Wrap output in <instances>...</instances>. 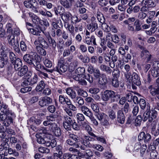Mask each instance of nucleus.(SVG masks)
<instances>
[{"instance_id": "nucleus-1", "label": "nucleus", "mask_w": 159, "mask_h": 159, "mask_svg": "<svg viewBox=\"0 0 159 159\" xmlns=\"http://www.w3.org/2000/svg\"><path fill=\"white\" fill-rule=\"evenodd\" d=\"M38 36V38L35 40L34 42L36 46V49L39 54L43 56H45L46 54V51L43 48L47 49L48 48L49 45L43 36L40 35Z\"/></svg>"}, {"instance_id": "nucleus-2", "label": "nucleus", "mask_w": 159, "mask_h": 159, "mask_svg": "<svg viewBox=\"0 0 159 159\" xmlns=\"http://www.w3.org/2000/svg\"><path fill=\"white\" fill-rule=\"evenodd\" d=\"M120 98V95L116 94L114 91L109 90L105 91L102 96V98L104 101H107L110 99L111 102L118 101Z\"/></svg>"}, {"instance_id": "nucleus-3", "label": "nucleus", "mask_w": 159, "mask_h": 159, "mask_svg": "<svg viewBox=\"0 0 159 159\" xmlns=\"http://www.w3.org/2000/svg\"><path fill=\"white\" fill-rule=\"evenodd\" d=\"M125 76L127 81L130 83H131L138 86L141 84L140 77L136 73L133 72L131 75L130 72H125Z\"/></svg>"}, {"instance_id": "nucleus-4", "label": "nucleus", "mask_w": 159, "mask_h": 159, "mask_svg": "<svg viewBox=\"0 0 159 159\" xmlns=\"http://www.w3.org/2000/svg\"><path fill=\"white\" fill-rule=\"evenodd\" d=\"M30 61L29 64L30 65H33L36 70H39L41 68V65L38 60L37 57L35 55H31Z\"/></svg>"}, {"instance_id": "nucleus-5", "label": "nucleus", "mask_w": 159, "mask_h": 159, "mask_svg": "<svg viewBox=\"0 0 159 159\" xmlns=\"http://www.w3.org/2000/svg\"><path fill=\"white\" fill-rule=\"evenodd\" d=\"M63 124L64 127L66 129L67 131L70 130L73 124L72 117L67 115L64 116Z\"/></svg>"}, {"instance_id": "nucleus-6", "label": "nucleus", "mask_w": 159, "mask_h": 159, "mask_svg": "<svg viewBox=\"0 0 159 159\" xmlns=\"http://www.w3.org/2000/svg\"><path fill=\"white\" fill-rule=\"evenodd\" d=\"M52 102V99L51 98L48 96H45L40 98L39 104L41 107H44L51 104Z\"/></svg>"}, {"instance_id": "nucleus-7", "label": "nucleus", "mask_w": 159, "mask_h": 159, "mask_svg": "<svg viewBox=\"0 0 159 159\" xmlns=\"http://www.w3.org/2000/svg\"><path fill=\"white\" fill-rule=\"evenodd\" d=\"M50 130L56 136L59 137L61 134L60 128L57 127V124L55 123H53L52 124L50 127Z\"/></svg>"}, {"instance_id": "nucleus-8", "label": "nucleus", "mask_w": 159, "mask_h": 159, "mask_svg": "<svg viewBox=\"0 0 159 159\" xmlns=\"http://www.w3.org/2000/svg\"><path fill=\"white\" fill-rule=\"evenodd\" d=\"M67 69V66L60 61H59L57 66L55 68V71H57L60 74L62 72H66Z\"/></svg>"}, {"instance_id": "nucleus-9", "label": "nucleus", "mask_w": 159, "mask_h": 159, "mask_svg": "<svg viewBox=\"0 0 159 159\" xmlns=\"http://www.w3.org/2000/svg\"><path fill=\"white\" fill-rule=\"evenodd\" d=\"M141 148L140 152L141 154H143L147 148V146L146 144H143L141 146L140 143H137L134 144L133 151L134 152L139 151Z\"/></svg>"}, {"instance_id": "nucleus-10", "label": "nucleus", "mask_w": 159, "mask_h": 159, "mask_svg": "<svg viewBox=\"0 0 159 159\" xmlns=\"http://www.w3.org/2000/svg\"><path fill=\"white\" fill-rule=\"evenodd\" d=\"M30 30L31 33L34 35H40V33L41 32H43L45 30L44 27H41L39 25H37L35 29L32 28H30L29 29Z\"/></svg>"}, {"instance_id": "nucleus-11", "label": "nucleus", "mask_w": 159, "mask_h": 159, "mask_svg": "<svg viewBox=\"0 0 159 159\" xmlns=\"http://www.w3.org/2000/svg\"><path fill=\"white\" fill-rule=\"evenodd\" d=\"M35 3V2H33L32 0H25L23 2L24 6L26 8L31 9L33 11L35 10L37 8V6L34 5Z\"/></svg>"}, {"instance_id": "nucleus-12", "label": "nucleus", "mask_w": 159, "mask_h": 159, "mask_svg": "<svg viewBox=\"0 0 159 159\" xmlns=\"http://www.w3.org/2000/svg\"><path fill=\"white\" fill-rule=\"evenodd\" d=\"M0 110L1 112L5 113L8 115H12L11 111L9 110L8 105L5 103L2 102L0 105Z\"/></svg>"}, {"instance_id": "nucleus-13", "label": "nucleus", "mask_w": 159, "mask_h": 159, "mask_svg": "<svg viewBox=\"0 0 159 159\" xmlns=\"http://www.w3.org/2000/svg\"><path fill=\"white\" fill-rule=\"evenodd\" d=\"M117 121L121 124H123L124 123L125 117L122 110H119L117 111Z\"/></svg>"}, {"instance_id": "nucleus-14", "label": "nucleus", "mask_w": 159, "mask_h": 159, "mask_svg": "<svg viewBox=\"0 0 159 159\" xmlns=\"http://www.w3.org/2000/svg\"><path fill=\"white\" fill-rule=\"evenodd\" d=\"M93 43L94 45H97V44L96 42V38L94 35H92L91 37L89 36H86L85 39V43L87 45H90Z\"/></svg>"}, {"instance_id": "nucleus-15", "label": "nucleus", "mask_w": 159, "mask_h": 159, "mask_svg": "<svg viewBox=\"0 0 159 159\" xmlns=\"http://www.w3.org/2000/svg\"><path fill=\"white\" fill-rule=\"evenodd\" d=\"M0 47L1 49L2 50L1 52V55L4 57H7L10 51L9 49L3 43H1Z\"/></svg>"}, {"instance_id": "nucleus-16", "label": "nucleus", "mask_w": 159, "mask_h": 159, "mask_svg": "<svg viewBox=\"0 0 159 159\" xmlns=\"http://www.w3.org/2000/svg\"><path fill=\"white\" fill-rule=\"evenodd\" d=\"M141 56L143 59L147 58V61H150L151 58V55L150 54L149 52L143 48L141 51Z\"/></svg>"}, {"instance_id": "nucleus-17", "label": "nucleus", "mask_w": 159, "mask_h": 159, "mask_svg": "<svg viewBox=\"0 0 159 159\" xmlns=\"http://www.w3.org/2000/svg\"><path fill=\"white\" fill-rule=\"evenodd\" d=\"M150 92L152 96L159 94V87L158 86L151 85L148 87Z\"/></svg>"}, {"instance_id": "nucleus-18", "label": "nucleus", "mask_w": 159, "mask_h": 159, "mask_svg": "<svg viewBox=\"0 0 159 159\" xmlns=\"http://www.w3.org/2000/svg\"><path fill=\"white\" fill-rule=\"evenodd\" d=\"M98 78V83L100 85H105L107 83V77L105 74H101V75Z\"/></svg>"}, {"instance_id": "nucleus-19", "label": "nucleus", "mask_w": 159, "mask_h": 159, "mask_svg": "<svg viewBox=\"0 0 159 159\" xmlns=\"http://www.w3.org/2000/svg\"><path fill=\"white\" fill-rule=\"evenodd\" d=\"M29 15L34 23L36 25H39L40 24L41 20L39 19L38 16L31 12H29Z\"/></svg>"}, {"instance_id": "nucleus-20", "label": "nucleus", "mask_w": 159, "mask_h": 159, "mask_svg": "<svg viewBox=\"0 0 159 159\" xmlns=\"http://www.w3.org/2000/svg\"><path fill=\"white\" fill-rule=\"evenodd\" d=\"M81 109L82 112L89 117L93 114L91 110L85 106H81Z\"/></svg>"}, {"instance_id": "nucleus-21", "label": "nucleus", "mask_w": 159, "mask_h": 159, "mask_svg": "<svg viewBox=\"0 0 159 159\" xmlns=\"http://www.w3.org/2000/svg\"><path fill=\"white\" fill-rule=\"evenodd\" d=\"M110 67L105 65L102 64L99 66V69L102 71L105 72L108 74H111L112 70Z\"/></svg>"}, {"instance_id": "nucleus-22", "label": "nucleus", "mask_w": 159, "mask_h": 159, "mask_svg": "<svg viewBox=\"0 0 159 159\" xmlns=\"http://www.w3.org/2000/svg\"><path fill=\"white\" fill-rule=\"evenodd\" d=\"M65 103L66 104L67 107L71 110L73 111H75L76 110V107L72 104L71 101L67 97H66Z\"/></svg>"}, {"instance_id": "nucleus-23", "label": "nucleus", "mask_w": 159, "mask_h": 159, "mask_svg": "<svg viewBox=\"0 0 159 159\" xmlns=\"http://www.w3.org/2000/svg\"><path fill=\"white\" fill-rule=\"evenodd\" d=\"M98 27L97 23H91L87 25V29L91 33H92L97 30Z\"/></svg>"}, {"instance_id": "nucleus-24", "label": "nucleus", "mask_w": 159, "mask_h": 159, "mask_svg": "<svg viewBox=\"0 0 159 159\" xmlns=\"http://www.w3.org/2000/svg\"><path fill=\"white\" fill-rule=\"evenodd\" d=\"M151 113L150 107L148 105L147 106V109L143 114V120L145 121L148 119L149 120L150 114Z\"/></svg>"}, {"instance_id": "nucleus-25", "label": "nucleus", "mask_w": 159, "mask_h": 159, "mask_svg": "<svg viewBox=\"0 0 159 159\" xmlns=\"http://www.w3.org/2000/svg\"><path fill=\"white\" fill-rule=\"evenodd\" d=\"M66 93L70 97L71 99H74L76 97V93L71 88H69L66 89Z\"/></svg>"}, {"instance_id": "nucleus-26", "label": "nucleus", "mask_w": 159, "mask_h": 159, "mask_svg": "<svg viewBox=\"0 0 159 159\" xmlns=\"http://www.w3.org/2000/svg\"><path fill=\"white\" fill-rule=\"evenodd\" d=\"M82 126L83 129L86 130L89 135L92 136H94V134L91 132L92 130V128L88 123L84 122L82 124Z\"/></svg>"}, {"instance_id": "nucleus-27", "label": "nucleus", "mask_w": 159, "mask_h": 159, "mask_svg": "<svg viewBox=\"0 0 159 159\" xmlns=\"http://www.w3.org/2000/svg\"><path fill=\"white\" fill-rule=\"evenodd\" d=\"M13 63L14 65V68L16 70H19L22 65L21 60L19 58H17V60H16Z\"/></svg>"}, {"instance_id": "nucleus-28", "label": "nucleus", "mask_w": 159, "mask_h": 159, "mask_svg": "<svg viewBox=\"0 0 159 159\" xmlns=\"http://www.w3.org/2000/svg\"><path fill=\"white\" fill-rule=\"evenodd\" d=\"M142 2L144 4H147L149 7H153L156 5L157 1L156 0H143Z\"/></svg>"}, {"instance_id": "nucleus-29", "label": "nucleus", "mask_w": 159, "mask_h": 159, "mask_svg": "<svg viewBox=\"0 0 159 159\" xmlns=\"http://www.w3.org/2000/svg\"><path fill=\"white\" fill-rule=\"evenodd\" d=\"M46 84L43 80H41L37 84L35 90L37 92H40L44 89L45 87Z\"/></svg>"}, {"instance_id": "nucleus-30", "label": "nucleus", "mask_w": 159, "mask_h": 159, "mask_svg": "<svg viewBox=\"0 0 159 159\" xmlns=\"http://www.w3.org/2000/svg\"><path fill=\"white\" fill-rule=\"evenodd\" d=\"M41 134H37L36 135V137L37 139V142L38 143L41 144H46L47 140L43 137L41 135Z\"/></svg>"}, {"instance_id": "nucleus-31", "label": "nucleus", "mask_w": 159, "mask_h": 159, "mask_svg": "<svg viewBox=\"0 0 159 159\" xmlns=\"http://www.w3.org/2000/svg\"><path fill=\"white\" fill-rule=\"evenodd\" d=\"M96 16L98 21L102 24L105 22V19L102 13L99 11H98L96 13Z\"/></svg>"}, {"instance_id": "nucleus-32", "label": "nucleus", "mask_w": 159, "mask_h": 159, "mask_svg": "<svg viewBox=\"0 0 159 159\" xmlns=\"http://www.w3.org/2000/svg\"><path fill=\"white\" fill-rule=\"evenodd\" d=\"M150 133L152 135L155 136H157L159 135V129L158 128L156 129V124L152 125Z\"/></svg>"}, {"instance_id": "nucleus-33", "label": "nucleus", "mask_w": 159, "mask_h": 159, "mask_svg": "<svg viewBox=\"0 0 159 159\" xmlns=\"http://www.w3.org/2000/svg\"><path fill=\"white\" fill-rule=\"evenodd\" d=\"M71 16L72 15L70 12H66L63 13L61 17L64 21H67L69 20L70 18H71Z\"/></svg>"}, {"instance_id": "nucleus-34", "label": "nucleus", "mask_w": 159, "mask_h": 159, "mask_svg": "<svg viewBox=\"0 0 159 159\" xmlns=\"http://www.w3.org/2000/svg\"><path fill=\"white\" fill-rule=\"evenodd\" d=\"M20 69V70L18 72V75L20 77H22L26 73L28 70V67L24 65Z\"/></svg>"}, {"instance_id": "nucleus-35", "label": "nucleus", "mask_w": 159, "mask_h": 159, "mask_svg": "<svg viewBox=\"0 0 159 159\" xmlns=\"http://www.w3.org/2000/svg\"><path fill=\"white\" fill-rule=\"evenodd\" d=\"M13 123V119L11 116L8 115V116L3 121V124L6 126H8Z\"/></svg>"}, {"instance_id": "nucleus-36", "label": "nucleus", "mask_w": 159, "mask_h": 159, "mask_svg": "<svg viewBox=\"0 0 159 159\" xmlns=\"http://www.w3.org/2000/svg\"><path fill=\"white\" fill-rule=\"evenodd\" d=\"M57 145V142L55 139H53L49 141H47L46 146L47 147L51 146L52 148L55 147Z\"/></svg>"}, {"instance_id": "nucleus-37", "label": "nucleus", "mask_w": 159, "mask_h": 159, "mask_svg": "<svg viewBox=\"0 0 159 159\" xmlns=\"http://www.w3.org/2000/svg\"><path fill=\"white\" fill-rule=\"evenodd\" d=\"M7 40L8 44L10 45L11 46L15 43V36L14 34H11L9 35L7 37Z\"/></svg>"}, {"instance_id": "nucleus-38", "label": "nucleus", "mask_w": 159, "mask_h": 159, "mask_svg": "<svg viewBox=\"0 0 159 159\" xmlns=\"http://www.w3.org/2000/svg\"><path fill=\"white\" fill-rule=\"evenodd\" d=\"M47 39L49 43L51 45L53 48H55L56 46L57 43L54 39H52L50 35L47 37Z\"/></svg>"}, {"instance_id": "nucleus-39", "label": "nucleus", "mask_w": 159, "mask_h": 159, "mask_svg": "<svg viewBox=\"0 0 159 159\" xmlns=\"http://www.w3.org/2000/svg\"><path fill=\"white\" fill-rule=\"evenodd\" d=\"M111 62L109 63V66L112 68H114L115 67V63L117 61L118 59L116 55L112 56L111 57Z\"/></svg>"}, {"instance_id": "nucleus-40", "label": "nucleus", "mask_w": 159, "mask_h": 159, "mask_svg": "<svg viewBox=\"0 0 159 159\" xmlns=\"http://www.w3.org/2000/svg\"><path fill=\"white\" fill-rule=\"evenodd\" d=\"M73 100L74 102L76 103H77L79 106H82L84 103V101L83 99L81 97L77 96Z\"/></svg>"}, {"instance_id": "nucleus-41", "label": "nucleus", "mask_w": 159, "mask_h": 159, "mask_svg": "<svg viewBox=\"0 0 159 159\" xmlns=\"http://www.w3.org/2000/svg\"><path fill=\"white\" fill-rule=\"evenodd\" d=\"M95 116L98 120L101 121L105 117L107 118V116L103 112L97 113V114L95 115Z\"/></svg>"}, {"instance_id": "nucleus-42", "label": "nucleus", "mask_w": 159, "mask_h": 159, "mask_svg": "<svg viewBox=\"0 0 159 159\" xmlns=\"http://www.w3.org/2000/svg\"><path fill=\"white\" fill-rule=\"evenodd\" d=\"M139 104L140 105V107L141 109L144 110L146 108L147 109V106L148 105L149 106V105L148 104H146L145 101L143 98H140L139 101Z\"/></svg>"}, {"instance_id": "nucleus-43", "label": "nucleus", "mask_w": 159, "mask_h": 159, "mask_svg": "<svg viewBox=\"0 0 159 159\" xmlns=\"http://www.w3.org/2000/svg\"><path fill=\"white\" fill-rule=\"evenodd\" d=\"M157 115V112L156 111H152V112L150 114L149 118V121L151 122L153 119L156 118Z\"/></svg>"}, {"instance_id": "nucleus-44", "label": "nucleus", "mask_w": 159, "mask_h": 159, "mask_svg": "<svg viewBox=\"0 0 159 159\" xmlns=\"http://www.w3.org/2000/svg\"><path fill=\"white\" fill-rule=\"evenodd\" d=\"M60 2L61 4L66 8H70L71 6V4L67 0H60Z\"/></svg>"}, {"instance_id": "nucleus-45", "label": "nucleus", "mask_w": 159, "mask_h": 159, "mask_svg": "<svg viewBox=\"0 0 159 159\" xmlns=\"http://www.w3.org/2000/svg\"><path fill=\"white\" fill-rule=\"evenodd\" d=\"M78 57L84 63L88 62L90 60L89 57L87 56H84L82 54L78 56Z\"/></svg>"}, {"instance_id": "nucleus-46", "label": "nucleus", "mask_w": 159, "mask_h": 159, "mask_svg": "<svg viewBox=\"0 0 159 159\" xmlns=\"http://www.w3.org/2000/svg\"><path fill=\"white\" fill-rule=\"evenodd\" d=\"M29 80L30 84L32 85L34 84H36L37 82L38 76L36 75L35 74L33 77L29 78Z\"/></svg>"}, {"instance_id": "nucleus-47", "label": "nucleus", "mask_w": 159, "mask_h": 159, "mask_svg": "<svg viewBox=\"0 0 159 159\" xmlns=\"http://www.w3.org/2000/svg\"><path fill=\"white\" fill-rule=\"evenodd\" d=\"M78 95L79 96H82L84 97H86L88 96L87 92L81 89H79L76 90Z\"/></svg>"}, {"instance_id": "nucleus-48", "label": "nucleus", "mask_w": 159, "mask_h": 159, "mask_svg": "<svg viewBox=\"0 0 159 159\" xmlns=\"http://www.w3.org/2000/svg\"><path fill=\"white\" fill-rule=\"evenodd\" d=\"M85 71V68L84 67H80L77 68L75 71V74H79L82 76Z\"/></svg>"}, {"instance_id": "nucleus-49", "label": "nucleus", "mask_w": 159, "mask_h": 159, "mask_svg": "<svg viewBox=\"0 0 159 159\" xmlns=\"http://www.w3.org/2000/svg\"><path fill=\"white\" fill-rule=\"evenodd\" d=\"M134 25L135 27V30L140 31L141 30V24L139 20L137 19L134 22Z\"/></svg>"}, {"instance_id": "nucleus-50", "label": "nucleus", "mask_w": 159, "mask_h": 159, "mask_svg": "<svg viewBox=\"0 0 159 159\" xmlns=\"http://www.w3.org/2000/svg\"><path fill=\"white\" fill-rule=\"evenodd\" d=\"M43 63L44 65L47 67L51 68L52 66V61L49 59L46 58H43Z\"/></svg>"}, {"instance_id": "nucleus-51", "label": "nucleus", "mask_w": 159, "mask_h": 159, "mask_svg": "<svg viewBox=\"0 0 159 159\" xmlns=\"http://www.w3.org/2000/svg\"><path fill=\"white\" fill-rule=\"evenodd\" d=\"M156 149V148L154 146H153L152 151L150 154V157L152 159H154L157 157V152L154 149Z\"/></svg>"}, {"instance_id": "nucleus-52", "label": "nucleus", "mask_w": 159, "mask_h": 159, "mask_svg": "<svg viewBox=\"0 0 159 159\" xmlns=\"http://www.w3.org/2000/svg\"><path fill=\"white\" fill-rule=\"evenodd\" d=\"M51 24L52 25L53 27L55 29H57L58 27H59L58 24V22L57 20V19L55 18H54L51 19Z\"/></svg>"}, {"instance_id": "nucleus-53", "label": "nucleus", "mask_w": 159, "mask_h": 159, "mask_svg": "<svg viewBox=\"0 0 159 159\" xmlns=\"http://www.w3.org/2000/svg\"><path fill=\"white\" fill-rule=\"evenodd\" d=\"M93 76L96 79H98L101 75V73L99 70L98 68H94V70L93 72Z\"/></svg>"}, {"instance_id": "nucleus-54", "label": "nucleus", "mask_w": 159, "mask_h": 159, "mask_svg": "<svg viewBox=\"0 0 159 159\" xmlns=\"http://www.w3.org/2000/svg\"><path fill=\"white\" fill-rule=\"evenodd\" d=\"M20 44L21 50L23 52H26L27 50V47L24 41H20Z\"/></svg>"}, {"instance_id": "nucleus-55", "label": "nucleus", "mask_w": 159, "mask_h": 159, "mask_svg": "<svg viewBox=\"0 0 159 159\" xmlns=\"http://www.w3.org/2000/svg\"><path fill=\"white\" fill-rule=\"evenodd\" d=\"M111 84L115 88H117L119 86V82L118 79L115 78H112L111 81Z\"/></svg>"}, {"instance_id": "nucleus-56", "label": "nucleus", "mask_w": 159, "mask_h": 159, "mask_svg": "<svg viewBox=\"0 0 159 159\" xmlns=\"http://www.w3.org/2000/svg\"><path fill=\"white\" fill-rule=\"evenodd\" d=\"M147 16V14L143 12H140L138 14L137 17L139 20H142L145 19Z\"/></svg>"}, {"instance_id": "nucleus-57", "label": "nucleus", "mask_w": 159, "mask_h": 159, "mask_svg": "<svg viewBox=\"0 0 159 159\" xmlns=\"http://www.w3.org/2000/svg\"><path fill=\"white\" fill-rule=\"evenodd\" d=\"M13 47L15 51L18 53H20V50L19 47V43L18 41L16 42L15 43L11 45Z\"/></svg>"}, {"instance_id": "nucleus-58", "label": "nucleus", "mask_w": 159, "mask_h": 159, "mask_svg": "<svg viewBox=\"0 0 159 159\" xmlns=\"http://www.w3.org/2000/svg\"><path fill=\"white\" fill-rule=\"evenodd\" d=\"M62 10H64V8L62 7H58V8L55 7L53 9V10L56 15L59 14L61 16L63 14V13L61 12V11Z\"/></svg>"}, {"instance_id": "nucleus-59", "label": "nucleus", "mask_w": 159, "mask_h": 159, "mask_svg": "<svg viewBox=\"0 0 159 159\" xmlns=\"http://www.w3.org/2000/svg\"><path fill=\"white\" fill-rule=\"evenodd\" d=\"M101 26L102 29L105 32H108L110 31V27H109L107 24L105 23V22L102 24Z\"/></svg>"}, {"instance_id": "nucleus-60", "label": "nucleus", "mask_w": 159, "mask_h": 159, "mask_svg": "<svg viewBox=\"0 0 159 159\" xmlns=\"http://www.w3.org/2000/svg\"><path fill=\"white\" fill-rule=\"evenodd\" d=\"M66 28L68 29V30L70 33H71V34L74 35V27L72 25H69L68 24H67V26L65 27Z\"/></svg>"}, {"instance_id": "nucleus-61", "label": "nucleus", "mask_w": 159, "mask_h": 159, "mask_svg": "<svg viewBox=\"0 0 159 159\" xmlns=\"http://www.w3.org/2000/svg\"><path fill=\"white\" fill-rule=\"evenodd\" d=\"M66 143L68 145L74 146H75V147L78 143V142L72 140L71 139H67L66 141Z\"/></svg>"}, {"instance_id": "nucleus-62", "label": "nucleus", "mask_w": 159, "mask_h": 159, "mask_svg": "<svg viewBox=\"0 0 159 159\" xmlns=\"http://www.w3.org/2000/svg\"><path fill=\"white\" fill-rule=\"evenodd\" d=\"M112 72V75L113 76L112 78H116L118 79L120 75V72L119 70H118L114 69Z\"/></svg>"}, {"instance_id": "nucleus-63", "label": "nucleus", "mask_w": 159, "mask_h": 159, "mask_svg": "<svg viewBox=\"0 0 159 159\" xmlns=\"http://www.w3.org/2000/svg\"><path fill=\"white\" fill-rule=\"evenodd\" d=\"M9 57L12 63L14 62V61L17 60L15 54L12 52H9Z\"/></svg>"}, {"instance_id": "nucleus-64", "label": "nucleus", "mask_w": 159, "mask_h": 159, "mask_svg": "<svg viewBox=\"0 0 159 159\" xmlns=\"http://www.w3.org/2000/svg\"><path fill=\"white\" fill-rule=\"evenodd\" d=\"M108 116L112 120H113L116 118L115 112L113 110H110L108 112Z\"/></svg>"}]
</instances>
